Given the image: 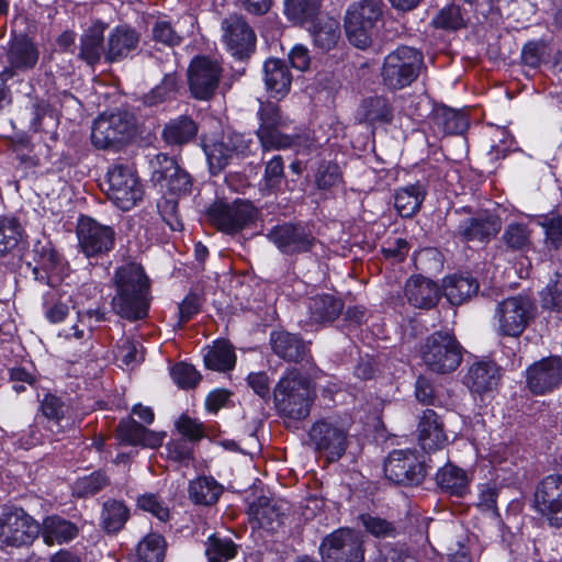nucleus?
<instances>
[{"label":"nucleus","instance_id":"obj_1","mask_svg":"<svg viewBox=\"0 0 562 562\" xmlns=\"http://www.w3.org/2000/svg\"><path fill=\"white\" fill-rule=\"evenodd\" d=\"M114 283V312L130 321L146 317L149 308V280L143 267L135 262L120 267L115 272Z\"/></svg>","mask_w":562,"mask_h":562},{"label":"nucleus","instance_id":"obj_2","mask_svg":"<svg viewBox=\"0 0 562 562\" xmlns=\"http://www.w3.org/2000/svg\"><path fill=\"white\" fill-rule=\"evenodd\" d=\"M314 397L311 381L296 370L283 375L273 389L277 411L284 418L294 422L305 419L310 415Z\"/></svg>","mask_w":562,"mask_h":562},{"label":"nucleus","instance_id":"obj_3","mask_svg":"<svg viewBox=\"0 0 562 562\" xmlns=\"http://www.w3.org/2000/svg\"><path fill=\"white\" fill-rule=\"evenodd\" d=\"M350 417L328 416L316 420L308 430V443L329 462L338 461L349 446Z\"/></svg>","mask_w":562,"mask_h":562},{"label":"nucleus","instance_id":"obj_4","mask_svg":"<svg viewBox=\"0 0 562 562\" xmlns=\"http://www.w3.org/2000/svg\"><path fill=\"white\" fill-rule=\"evenodd\" d=\"M424 64L423 54L411 46H398L383 60L381 78L390 90H402L411 86L419 76Z\"/></svg>","mask_w":562,"mask_h":562},{"label":"nucleus","instance_id":"obj_5","mask_svg":"<svg viewBox=\"0 0 562 562\" xmlns=\"http://www.w3.org/2000/svg\"><path fill=\"white\" fill-rule=\"evenodd\" d=\"M420 357L429 371L447 374L460 366L462 347L451 333L438 330L426 338L420 347Z\"/></svg>","mask_w":562,"mask_h":562},{"label":"nucleus","instance_id":"obj_6","mask_svg":"<svg viewBox=\"0 0 562 562\" xmlns=\"http://www.w3.org/2000/svg\"><path fill=\"white\" fill-rule=\"evenodd\" d=\"M381 16L382 3L378 0H360L352 3L345 16V30L350 44L360 49L368 48Z\"/></svg>","mask_w":562,"mask_h":562},{"label":"nucleus","instance_id":"obj_7","mask_svg":"<svg viewBox=\"0 0 562 562\" xmlns=\"http://www.w3.org/2000/svg\"><path fill=\"white\" fill-rule=\"evenodd\" d=\"M319 552L324 562H363L360 529H334L323 539Z\"/></svg>","mask_w":562,"mask_h":562},{"label":"nucleus","instance_id":"obj_8","mask_svg":"<svg viewBox=\"0 0 562 562\" xmlns=\"http://www.w3.org/2000/svg\"><path fill=\"white\" fill-rule=\"evenodd\" d=\"M535 305L528 296L517 295L503 300L495 308L496 331L501 336H520L533 317Z\"/></svg>","mask_w":562,"mask_h":562},{"label":"nucleus","instance_id":"obj_9","mask_svg":"<svg viewBox=\"0 0 562 562\" xmlns=\"http://www.w3.org/2000/svg\"><path fill=\"white\" fill-rule=\"evenodd\" d=\"M106 178V195L119 209L131 210L143 199V186L132 168L115 165L109 169Z\"/></svg>","mask_w":562,"mask_h":562},{"label":"nucleus","instance_id":"obj_10","mask_svg":"<svg viewBox=\"0 0 562 562\" xmlns=\"http://www.w3.org/2000/svg\"><path fill=\"white\" fill-rule=\"evenodd\" d=\"M135 134V121L132 114L117 111L99 116L92 126L91 140L98 148L106 149L128 140Z\"/></svg>","mask_w":562,"mask_h":562},{"label":"nucleus","instance_id":"obj_11","mask_svg":"<svg viewBox=\"0 0 562 562\" xmlns=\"http://www.w3.org/2000/svg\"><path fill=\"white\" fill-rule=\"evenodd\" d=\"M257 209L250 201L237 199L233 203L214 202L207 210L210 222L220 231L234 234L252 223Z\"/></svg>","mask_w":562,"mask_h":562},{"label":"nucleus","instance_id":"obj_12","mask_svg":"<svg viewBox=\"0 0 562 562\" xmlns=\"http://www.w3.org/2000/svg\"><path fill=\"white\" fill-rule=\"evenodd\" d=\"M113 227L82 216L77 225L78 245L86 257H100L111 251L115 244Z\"/></svg>","mask_w":562,"mask_h":562},{"label":"nucleus","instance_id":"obj_13","mask_svg":"<svg viewBox=\"0 0 562 562\" xmlns=\"http://www.w3.org/2000/svg\"><path fill=\"white\" fill-rule=\"evenodd\" d=\"M268 238L284 255L293 256L313 250L317 244L312 231L302 224L283 223L274 226Z\"/></svg>","mask_w":562,"mask_h":562},{"label":"nucleus","instance_id":"obj_14","mask_svg":"<svg viewBox=\"0 0 562 562\" xmlns=\"http://www.w3.org/2000/svg\"><path fill=\"white\" fill-rule=\"evenodd\" d=\"M384 473L395 484L417 485L425 477V467L414 451L393 450L384 463Z\"/></svg>","mask_w":562,"mask_h":562},{"label":"nucleus","instance_id":"obj_15","mask_svg":"<svg viewBox=\"0 0 562 562\" xmlns=\"http://www.w3.org/2000/svg\"><path fill=\"white\" fill-rule=\"evenodd\" d=\"M533 503L536 509L546 516L551 527L562 526V475L550 474L536 486Z\"/></svg>","mask_w":562,"mask_h":562},{"label":"nucleus","instance_id":"obj_16","mask_svg":"<svg viewBox=\"0 0 562 562\" xmlns=\"http://www.w3.org/2000/svg\"><path fill=\"white\" fill-rule=\"evenodd\" d=\"M40 50L36 44L25 35L14 37L7 49L5 66L0 71V80L8 81L13 77L27 72L38 63Z\"/></svg>","mask_w":562,"mask_h":562},{"label":"nucleus","instance_id":"obj_17","mask_svg":"<svg viewBox=\"0 0 562 562\" xmlns=\"http://www.w3.org/2000/svg\"><path fill=\"white\" fill-rule=\"evenodd\" d=\"M221 66L207 57L194 58L188 70L189 88L199 100L211 99L220 83Z\"/></svg>","mask_w":562,"mask_h":562},{"label":"nucleus","instance_id":"obj_18","mask_svg":"<svg viewBox=\"0 0 562 562\" xmlns=\"http://www.w3.org/2000/svg\"><path fill=\"white\" fill-rule=\"evenodd\" d=\"M527 386L531 393L542 395L562 384V359L543 358L526 370Z\"/></svg>","mask_w":562,"mask_h":562},{"label":"nucleus","instance_id":"obj_19","mask_svg":"<svg viewBox=\"0 0 562 562\" xmlns=\"http://www.w3.org/2000/svg\"><path fill=\"white\" fill-rule=\"evenodd\" d=\"M80 529H0V541L8 547L21 548L31 546L41 535L47 544L54 539L58 544L74 540Z\"/></svg>","mask_w":562,"mask_h":562},{"label":"nucleus","instance_id":"obj_20","mask_svg":"<svg viewBox=\"0 0 562 562\" xmlns=\"http://www.w3.org/2000/svg\"><path fill=\"white\" fill-rule=\"evenodd\" d=\"M156 165L153 177L161 187H166L175 195H187L191 192V176L173 158L159 154L156 156Z\"/></svg>","mask_w":562,"mask_h":562},{"label":"nucleus","instance_id":"obj_21","mask_svg":"<svg viewBox=\"0 0 562 562\" xmlns=\"http://www.w3.org/2000/svg\"><path fill=\"white\" fill-rule=\"evenodd\" d=\"M223 38L228 50L238 58L248 56L255 48L256 35L240 16L232 15L222 23Z\"/></svg>","mask_w":562,"mask_h":562},{"label":"nucleus","instance_id":"obj_22","mask_svg":"<svg viewBox=\"0 0 562 562\" xmlns=\"http://www.w3.org/2000/svg\"><path fill=\"white\" fill-rule=\"evenodd\" d=\"M501 227L502 222L498 216L480 214L462 220L457 226L454 235L465 243H488L491 238L499 233Z\"/></svg>","mask_w":562,"mask_h":562},{"label":"nucleus","instance_id":"obj_23","mask_svg":"<svg viewBox=\"0 0 562 562\" xmlns=\"http://www.w3.org/2000/svg\"><path fill=\"white\" fill-rule=\"evenodd\" d=\"M139 44V34L128 26H116L109 33L104 46L108 63L120 61L131 55Z\"/></svg>","mask_w":562,"mask_h":562},{"label":"nucleus","instance_id":"obj_24","mask_svg":"<svg viewBox=\"0 0 562 562\" xmlns=\"http://www.w3.org/2000/svg\"><path fill=\"white\" fill-rule=\"evenodd\" d=\"M417 438L425 451H434L443 448L448 437L443 423L434 409H425L417 426Z\"/></svg>","mask_w":562,"mask_h":562},{"label":"nucleus","instance_id":"obj_25","mask_svg":"<svg viewBox=\"0 0 562 562\" xmlns=\"http://www.w3.org/2000/svg\"><path fill=\"white\" fill-rule=\"evenodd\" d=\"M404 293L412 306L424 310L436 306L440 297L437 283L422 276L411 277L405 283Z\"/></svg>","mask_w":562,"mask_h":562},{"label":"nucleus","instance_id":"obj_26","mask_svg":"<svg viewBox=\"0 0 562 562\" xmlns=\"http://www.w3.org/2000/svg\"><path fill=\"white\" fill-rule=\"evenodd\" d=\"M265 85L272 98L283 99L291 89L292 74L285 60L270 58L263 65Z\"/></svg>","mask_w":562,"mask_h":562},{"label":"nucleus","instance_id":"obj_27","mask_svg":"<svg viewBox=\"0 0 562 562\" xmlns=\"http://www.w3.org/2000/svg\"><path fill=\"white\" fill-rule=\"evenodd\" d=\"M270 344L273 352L286 361L300 362L308 352L307 344L300 336L283 330L272 331Z\"/></svg>","mask_w":562,"mask_h":562},{"label":"nucleus","instance_id":"obj_28","mask_svg":"<svg viewBox=\"0 0 562 562\" xmlns=\"http://www.w3.org/2000/svg\"><path fill=\"white\" fill-rule=\"evenodd\" d=\"M499 381V368L494 362L480 361L473 363L464 376V384L479 394L495 389Z\"/></svg>","mask_w":562,"mask_h":562},{"label":"nucleus","instance_id":"obj_29","mask_svg":"<svg viewBox=\"0 0 562 562\" xmlns=\"http://www.w3.org/2000/svg\"><path fill=\"white\" fill-rule=\"evenodd\" d=\"M426 194L419 181L398 188L394 193V207L402 217H412L419 211Z\"/></svg>","mask_w":562,"mask_h":562},{"label":"nucleus","instance_id":"obj_30","mask_svg":"<svg viewBox=\"0 0 562 562\" xmlns=\"http://www.w3.org/2000/svg\"><path fill=\"white\" fill-rule=\"evenodd\" d=\"M119 438L128 445H140L144 447L156 448L161 445L162 437L154 431L146 429L134 419L121 420L117 426Z\"/></svg>","mask_w":562,"mask_h":562},{"label":"nucleus","instance_id":"obj_31","mask_svg":"<svg viewBox=\"0 0 562 562\" xmlns=\"http://www.w3.org/2000/svg\"><path fill=\"white\" fill-rule=\"evenodd\" d=\"M308 30L314 45L323 50L334 48L340 38L339 22L327 15L317 16Z\"/></svg>","mask_w":562,"mask_h":562},{"label":"nucleus","instance_id":"obj_32","mask_svg":"<svg viewBox=\"0 0 562 562\" xmlns=\"http://www.w3.org/2000/svg\"><path fill=\"white\" fill-rule=\"evenodd\" d=\"M103 32L102 24H94L80 37L78 58L91 67L100 61L102 54L104 55Z\"/></svg>","mask_w":562,"mask_h":562},{"label":"nucleus","instance_id":"obj_33","mask_svg":"<svg viewBox=\"0 0 562 562\" xmlns=\"http://www.w3.org/2000/svg\"><path fill=\"white\" fill-rule=\"evenodd\" d=\"M479 291L477 281L470 276L453 274L443 280V295L452 305H460Z\"/></svg>","mask_w":562,"mask_h":562},{"label":"nucleus","instance_id":"obj_34","mask_svg":"<svg viewBox=\"0 0 562 562\" xmlns=\"http://www.w3.org/2000/svg\"><path fill=\"white\" fill-rule=\"evenodd\" d=\"M344 303L333 295H319L310 300V319L315 324L333 323L342 312Z\"/></svg>","mask_w":562,"mask_h":562},{"label":"nucleus","instance_id":"obj_35","mask_svg":"<svg viewBox=\"0 0 562 562\" xmlns=\"http://www.w3.org/2000/svg\"><path fill=\"white\" fill-rule=\"evenodd\" d=\"M432 127L445 135L462 134L469 126L467 116L457 110L439 106L432 115Z\"/></svg>","mask_w":562,"mask_h":562},{"label":"nucleus","instance_id":"obj_36","mask_svg":"<svg viewBox=\"0 0 562 562\" xmlns=\"http://www.w3.org/2000/svg\"><path fill=\"white\" fill-rule=\"evenodd\" d=\"M436 481L438 486L458 497L469 492L470 480L467 472L456 465L448 464L437 472Z\"/></svg>","mask_w":562,"mask_h":562},{"label":"nucleus","instance_id":"obj_37","mask_svg":"<svg viewBox=\"0 0 562 562\" xmlns=\"http://www.w3.org/2000/svg\"><path fill=\"white\" fill-rule=\"evenodd\" d=\"M236 355L234 347L226 340H217L207 347L204 363L207 369L225 372L235 367Z\"/></svg>","mask_w":562,"mask_h":562},{"label":"nucleus","instance_id":"obj_38","mask_svg":"<svg viewBox=\"0 0 562 562\" xmlns=\"http://www.w3.org/2000/svg\"><path fill=\"white\" fill-rule=\"evenodd\" d=\"M196 133V123L190 116L181 115L166 124L162 137L170 145H182L192 140Z\"/></svg>","mask_w":562,"mask_h":562},{"label":"nucleus","instance_id":"obj_39","mask_svg":"<svg viewBox=\"0 0 562 562\" xmlns=\"http://www.w3.org/2000/svg\"><path fill=\"white\" fill-rule=\"evenodd\" d=\"M223 492L220 485L213 477H199L189 485L190 499L199 505L210 506L215 504Z\"/></svg>","mask_w":562,"mask_h":562},{"label":"nucleus","instance_id":"obj_40","mask_svg":"<svg viewBox=\"0 0 562 562\" xmlns=\"http://www.w3.org/2000/svg\"><path fill=\"white\" fill-rule=\"evenodd\" d=\"M361 116L370 123H390L393 119V110L389 100L381 95L370 97L362 101Z\"/></svg>","mask_w":562,"mask_h":562},{"label":"nucleus","instance_id":"obj_41","mask_svg":"<svg viewBox=\"0 0 562 562\" xmlns=\"http://www.w3.org/2000/svg\"><path fill=\"white\" fill-rule=\"evenodd\" d=\"M180 89V81L175 72L166 74L159 85L144 94L142 102L146 106H156L172 99Z\"/></svg>","mask_w":562,"mask_h":562},{"label":"nucleus","instance_id":"obj_42","mask_svg":"<svg viewBox=\"0 0 562 562\" xmlns=\"http://www.w3.org/2000/svg\"><path fill=\"white\" fill-rule=\"evenodd\" d=\"M532 231L522 223H510L505 227L502 240L506 247L514 251H528L532 247Z\"/></svg>","mask_w":562,"mask_h":562},{"label":"nucleus","instance_id":"obj_43","mask_svg":"<svg viewBox=\"0 0 562 562\" xmlns=\"http://www.w3.org/2000/svg\"><path fill=\"white\" fill-rule=\"evenodd\" d=\"M33 252L37 267L34 268L33 273L37 280H44V276L40 274V269L46 272L57 270L61 258L58 252L52 247L49 241H37L34 245Z\"/></svg>","mask_w":562,"mask_h":562},{"label":"nucleus","instance_id":"obj_44","mask_svg":"<svg viewBox=\"0 0 562 562\" xmlns=\"http://www.w3.org/2000/svg\"><path fill=\"white\" fill-rule=\"evenodd\" d=\"M282 127L257 130L256 135L263 151L282 150L296 146L299 137L283 134Z\"/></svg>","mask_w":562,"mask_h":562},{"label":"nucleus","instance_id":"obj_45","mask_svg":"<svg viewBox=\"0 0 562 562\" xmlns=\"http://www.w3.org/2000/svg\"><path fill=\"white\" fill-rule=\"evenodd\" d=\"M285 14L294 23L313 22L319 9V0H285Z\"/></svg>","mask_w":562,"mask_h":562},{"label":"nucleus","instance_id":"obj_46","mask_svg":"<svg viewBox=\"0 0 562 562\" xmlns=\"http://www.w3.org/2000/svg\"><path fill=\"white\" fill-rule=\"evenodd\" d=\"M284 179V161L281 155L273 156L266 162L265 173L260 182L265 194L277 192Z\"/></svg>","mask_w":562,"mask_h":562},{"label":"nucleus","instance_id":"obj_47","mask_svg":"<svg viewBox=\"0 0 562 562\" xmlns=\"http://www.w3.org/2000/svg\"><path fill=\"white\" fill-rule=\"evenodd\" d=\"M22 227L16 218H0V258L16 248L22 238Z\"/></svg>","mask_w":562,"mask_h":562},{"label":"nucleus","instance_id":"obj_48","mask_svg":"<svg viewBox=\"0 0 562 562\" xmlns=\"http://www.w3.org/2000/svg\"><path fill=\"white\" fill-rule=\"evenodd\" d=\"M166 541L157 532H149L137 546V555L144 562H161L165 558Z\"/></svg>","mask_w":562,"mask_h":562},{"label":"nucleus","instance_id":"obj_49","mask_svg":"<svg viewBox=\"0 0 562 562\" xmlns=\"http://www.w3.org/2000/svg\"><path fill=\"white\" fill-rule=\"evenodd\" d=\"M205 554L209 562H227L237 554V546L232 539H222L214 533L207 538Z\"/></svg>","mask_w":562,"mask_h":562},{"label":"nucleus","instance_id":"obj_50","mask_svg":"<svg viewBox=\"0 0 562 562\" xmlns=\"http://www.w3.org/2000/svg\"><path fill=\"white\" fill-rule=\"evenodd\" d=\"M257 115L260 122L257 130L285 127L290 123L289 117L282 114L280 106L271 101H259Z\"/></svg>","mask_w":562,"mask_h":562},{"label":"nucleus","instance_id":"obj_51","mask_svg":"<svg viewBox=\"0 0 562 562\" xmlns=\"http://www.w3.org/2000/svg\"><path fill=\"white\" fill-rule=\"evenodd\" d=\"M498 493L499 488L495 482H487L477 486L476 507L492 519L498 517L496 506Z\"/></svg>","mask_w":562,"mask_h":562},{"label":"nucleus","instance_id":"obj_52","mask_svg":"<svg viewBox=\"0 0 562 562\" xmlns=\"http://www.w3.org/2000/svg\"><path fill=\"white\" fill-rule=\"evenodd\" d=\"M109 483L110 480L104 473L93 472L76 481L74 494L79 497H90L103 490Z\"/></svg>","mask_w":562,"mask_h":562},{"label":"nucleus","instance_id":"obj_53","mask_svg":"<svg viewBox=\"0 0 562 562\" xmlns=\"http://www.w3.org/2000/svg\"><path fill=\"white\" fill-rule=\"evenodd\" d=\"M542 306L552 311L562 310V269L557 271L541 292Z\"/></svg>","mask_w":562,"mask_h":562},{"label":"nucleus","instance_id":"obj_54","mask_svg":"<svg viewBox=\"0 0 562 562\" xmlns=\"http://www.w3.org/2000/svg\"><path fill=\"white\" fill-rule=\"evenodd\" d=\"M549 50V45L546 41H530L521 49V60L531 68H538L547 60Z\"/></svg>","mask_w":562,"mask_h":562},{"label":"nucleus","instance_id":"obj_55","mask_svg":"<svg viewBox=\"0 0 562 562\" xmlns=\"http://www.w3.org/2000/svg\"><path fill=\"white\" fill-rule=\"evenodd\" d=\"M151 37L156 43L168 47L178 46L182 42L181 34L172 26L169 21L158 20L151 27Z\"/></svg>","mask_w":562,"mask_h":562},{"label":"nucleus","instance_id":"obj_56","mask_svg":"<svg viewBox=\"0 0 562 562\" xmlns=\"http://www.w3.org/2000/svg\"><path fill=\"white\" fill-rule=\"evenodd\" d=\"M170 375L172 381L181 389L194 387L201 379L195 368L184 362L176 363L170 370Z\"/></svg>","mask_w":562,"mask_h":562},{"label":"nucleus","instance_id":"obj_57","mask_svg":"<svg viewBox=\"0 0 562 562\" xmlns=\"http://www.w3.org/2000/svg\"><path fill=\"white\" fill-rule=\"evenodd\" d=\"M128 508L117 501H109L103 505L102 520L106 527H122L128 519Z\"/></svg>","mask_w":562,"mask_h":562},{"label":"nucleus","instance_id":"obj_58","mask_svg":"<svg viewBox=\"0 0 562 562\" xmlns=\"http://www.w3.org/2000/svg\"><path fill=\"white\" fill-rule=\"evenodd\" d=\"M341 181V171L335 162H322L315 175L318 189L328 190Z\"/></svg>","mask_w":562,"mask_h":562},{"label":"nucleus","instance_id":"obj_59","mask_svg":"<svg viewBox=\"0 0 562 562\" xmlns=\"http://www.w3.org/2000/svg\"><path fill=\"white\" fill-rule=\"evenodd\" d=\"M436 27L445 30H458L464 25L461 10L457 5H448L439 11L434 19Z\"/></svg>","mask_w":562,"mask_h":562},{"label":"nucleus","instance_id":"obj_60","mask_svg":"<svg viewBox=\"0 0 562 562\" xmlns=\"http://www.w3.org/2000/svg\"><path fill=\"white\" fill-rule=\"evenodd\" d=\"M137 506L155 516L159 522H167L169 519V508L155 494H145L138 497Z\"/></svg>","mask_w":562,"mask_h":562},{"label":"nucleus","instance_id":"obj_61","mask_svg":"<svg viewBox=\"0 0 562 562\" xmlns=\"http://www.w3.org/2000/svg\"><path fill=\"white\" fill-rule=\"evenodd\" d=\"M33 519L23 508L5 506L0 515V527H30Z\"/></svg>","mask_w":562,"mask_h":562},{"label":"nucleus","instance_id":"obj_62","mask_svg":"<svg viewBox=\"0 0 562 562\" xmlns=\"http://www.w3.org/2000/svg\"><path fill=\"white\" fill-rule=\"evenodd\" d=\"M137 345V342L125 338L117 346L116 358L127 368H134L143 361V355Z\"/></svg>","mask_w":562,"mask_h":562},{"label":"nucleus","instance_id":"obj_63","mask_svg":"<svg viewBox=\"0 0 562 562\" xmlns=\"http://www.w3.org/2000/svg\"><path fill=\"white\" fill-rule=\"evenodd\" d=\"M251 514L255 516L258 527H267L269 525H284L285 521L283 520V515H281L277 508L267 503V504H260L258 506H252Z\"/></svg>","mask_w":562,"mask_h":562},{"label":"nucleus","instance_id":"obj_64","mask_svg":"<svg viewBox=\"0 0 562 562\" xmlns=\"http://www.w3.org/2000/svg\"><path fill=\"white\" fill-rule=\"evenodd\" d=\"M540 225L543 227L548 240L558 248L562 243V216L549 214L542 218Z\"/></svg>","mask_w":562,"mask_h":562}]
</instances>
